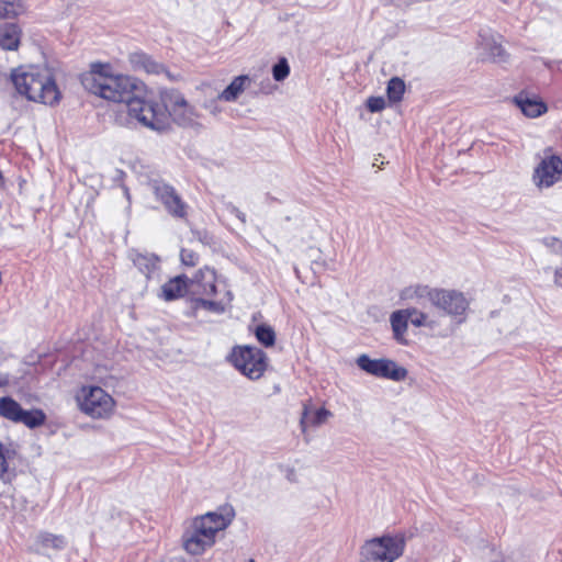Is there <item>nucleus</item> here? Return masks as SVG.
<instances>
[{
    "mask_svg": "<svg viewBox=\"0 0 562 562\" xmlns=\"http://www.w3.org/2000/svg\"><path fill=\"white\" fill-rule=\"evenodd\" d=\"M536 159L532 182L537 188L548 189L562 181V156L554 147H544Z\"/></svg>",
    "mask_w": 562,
    "mask_h": 562,
    "instance_id": "8",
    "label": "nucleus"
},
{
    "mask_svg": "<svg viewBox=\"0 0 562 562\" xmlns=\"http://www.w3.org/2000/svg\"><path fill=\"white\" fill-rule=\"evenodd\" d=\"M390 322L394 339L401 345H407L408 341L405 338V335L408 328L409 311L404 308L393 312L391 314Z\"/></svg>",
    "mask_w": 562,
    "mask_h": 562,
    "instance_id": "16",
    "label": "nucleus"
},
{
    "mask_svg": "<svg viewBox=\"0 0 562 562\" xmlns=\"http://www.w3.org/2000/svg\"><path fill=\"white\" fill-rule=\"evenodd\" d=\"M153 192L156 200L162 204L170 216L188 221L190 206L172 186L156 182L153 187Z\"/></svg>",
    "mask_w": 562,
    "mask_h": 562,
    "instance_id": "10",
    "label": "nucleus"
},
{
    "mask_svg": "<svg viewBox=\"0 0 562 562\" xmlns=\"http://www.w3.org/2000/svg\"><path fill=\"white\" fill-rule=\"evenodd\" d=\"M46 423V414L41 408L23 409L19 424H23L30 429L43 426Z\"/></svg>",
    "mask_w": 562,
    "mask_h": 562,
    "instance_id": "20",
    "label": "nucleus"
},
{
    "mask_svg": "<svg viewBox=\"0 0 562 562\" xmlns=\"http://www.w3.org/2000/svg\"><path fill=\"white\" fill-rule=\"evenodd\" d=\"M22 406L11 396L0 397V416L12 423L19 424L22 414Z\"/></svg>",
    "mask_w": 562,
    "mask_h": 562,
    "instance_id": "18",
    "label": "nucleus"
},
{
    "mask_svg": "<svg viewBox=\"0 0 562 562\" xmlns=\"http://www.w3.org/2000/svg\"><path fill=\"white\" fill-rule=\"evenodd\" d=\"M234 518L235 510L231 505L195 516L182 533L183 550L190 555H202L216 543L218 532L225 530Z\"/></svg>",
    "mask_w": 562,
    "mask_h": 562,
    "instance_id": "3",
    "label": "nucleus"
},
{
    "mask_svg": "<svg viewBox=\"0 0 562 562\" xmlns=\"http://www.w3.org/2000/svg\"><path fill=\"white\" fill-rule=\"evenodd\" d=\"M81 83L89 92L113 102H126L130 117L144 127L162 132L170 127L171 117L186 119L193 108L175 88L159 90V101L149 99L151 90L139 78L114 74L111 64L93 63L81 75Z\"/></svg>",
    "mask_w": 562,
    "mask_h": 562,
    "instance_id": "1",
    "label": "nucleus"
},
{
    "mask_svg": "<svg viewBox=\"0 0 562 562\" xmlns=\"http://www.w3.org/2000/svg\"><path fill=\"white\" fill-rule=\"evenodd\" d=\"M513 101L528 117H538L548 111L546 102L539 95L528 91H520Z\"/></svg>",
    "mask_w": 562,
    "mask_h": 562,
    "instance_id": "12",
    "label": "nucleus"
},
{
    "mask_svg": "<svg viewBox=\"0 0 562 562\" xmlns=\"http://www.w3.org/2000/svg\"><path fill=\"white\" fill-rule=\"evenodd\" d=\"M227 361L240 374L252 381L261 379L269 366L267 353L250 345L234 346L227 356Z\"/></svg>",
    "mask_w": 562,
    "mask_h": 562,
    "instance_id": "7",
    "label": "nucleus"
},
{
    "mask_svg": "<svg viewBox=\"0 0 562 562\" xmlns=\"http://www.w3.org/2000/svg\"><path fill=\"white\" fill-rule=\"evenodd\" d=\"M249 562H256L254 559H250Z\"/></svg>",
    "mask_w": 562,
    "mask_h": 562,
    "instance_id": "36",
    "label": "nucleus"
},
{
    "mask_svg": "<svg viewBox=\"0 0 562 562\" xmlns=\"http://www.w3.org/2000/svg\"><path fill=\"white\" fill-rule=\"evenodd\" d=\"M188 292H190V279L186 274H179L161 285L159 297L170 302L183 297Z\"/></svg>",
    "mask_w": 562,
    "mask_h": 562,
    "instance_id": "14",
    "label": "nucleus"
},
{
    "mask_svg": "<svg viewBox=\"0 0 562 562\" xmlns=\"http://www.w3.org/2000/svg\"><path fill=\"white\" fill-rule=\"evenodd\" d=\"M190 293L195 310L214 314L224 313L233 299L229 291L217 289V273L209 266L200 268L190 279Z\"/></svg>",
    "mask_w": 562,
    "mask_h": 562,
    "instance_id": "4",
    "label": "nucleus"
},
{
    "mask_svg": "<svg viewBox=\"0 0 562 562\" xmlns=\"http://www.w3.org/2000/svg\"><path fill=\"white\" fill-rule=\"evenodd\" d=\"M22 30L14 22H0V48L18 50L21 45Z\"/></svg>",
    "mask_w": 562,
    "mask_h": 562,
    "instance_id": "15",
    "label": "nucleus"
},
{
    "mask_svg": "<svg viewBox=\"0 0 562 562\" xmlns=\"http://www.w3.org/2000/svg\"><path fill=\"white\" fill-rule=\"evenodd\" d=\"M21 11L20 0H0V22L7 19H15Z\"/></svg>",
    "mask_w": 562,
    "mask_h": 562,
    "instance_id": "26",
    "label": "nucleus"
},
{
    "mask_svg": "<svg viewBox=\"0 0 562 562\" xmlns=\"http://www.w3.org/2000/svg\"><path fill=\"white\" fill-rule=\"evenodd\" d=\"M3 182V175L2 172L0 171V184Z\"/></svg>",
    "mask_w": 562,
    "mask_h": 562,
    "instance_id": "34",
    "label": "nucleus"
},
{
    "mask_svg": "<svg viewBox=\"0 0 562 562\" xmlns=\"http://www.w3.org/2000/svg\"><path fill=\"white\" fill-rule=\"evenodd\" d=\"M437 291L438 289H431L428 285L417 284L405 289L403 296L405 299H428L432 304L434 293Z\"/></svg>",
    "mask_w": 562,
    "mask_h": 562,
    "instance_id": "24",
    "label": "nucleus"
},
{
    "mask_svg": "<svg viewBox=\"0 0 562 562\" xmlns=\"http://www.w3.org/2000/svg\"><path fill=\"white\" fill-rule=\"evenodd\" d=\"M385 100L383 97H370L367 100V108L370 112H380L385 109Z\"/></svg>",
    "mask_w": 562,
    "mask_h": 562,
    "instance_id": "30",
    "label": "nucleus"
},
{
    "mask_svg": "<svg viewBox=\"0 0 562 562\" xmlns=\"http://www.w3.org/2000/svg\"><path fill=\"white\" fill-rule=\"evenodd\" d=\"M330 415H331V413L328 409L321 407L313 413V416H312L310 423L313 426H318V425L325 423Z\"/></svg>",
    "mask_w": 562,
    "mask_h": 562,
    "instance_id": "31",
    "label": "nucleus"
},
{
    "mask_svg": "<svg viewBox=\"0 0 562 562\" xmlns=\"http://www.w3.org/2000/svg\"><path fill=\"white\" fill-rule=\"evenodd\" d=\"M133 265L146 276H150L158 269L159 259L155 255L149 254H135L132 258Z\"/></svg>",
    "mask_w": 562,
    "mask_h": 562,
    "instance_id": "19",
    "label": "nucleus"
},
{
    "mask_svg": "<svg viewBox=\"0 0 562 562\" xmlns=\"http://www.w3.org/2000/svg\"><path fill=\"white\" fill-rule=\"evenodd\" d=\"M307 417H308V406H307V405H305V406H304V411H303V416H302V420H301V423H302V424H304V423H305V420L307 419Z\"/></svg>",
    "mask_w": 562,
    "mask_h": 562,
    "instance_id": "33",
    "label": "nucleus"
},
{
    "mask_svg": "<svg viewBox=\"0 0 562 562\" xmlns=\"http://www.w3.org/2000/svg\"><path fill=\"white\" fill-rule=\"evenodd\" d=\"M180 260L183 266L195 267L200 261V256L193 249L181 248Z\"/></svg>",
    "mask_w": 562,
    "mask_h": 562,
    "instance_id": "29",
    "label": "nucleus"
},
{
    "mask_svg": "<svg viewBox=\"0 0 562 562\" xmlns=\"http://www.w3.org/2000/svg\"><path fill=\"white\" fill-rule=\"evenodd\" d=\"M357 364L361 370L376 378L398 382L407 376V370L390 359H371L368 355H361L357 358Z\"/></svg>",
    "mask_w": 562,
    "mask_h": 562,
    "instance_id": "9",
    "label": "nucleus"
},
{
    "mask_svg": "<svg viewBox=\"0 0 562 562\" xmlns=\"http://www.w3.org/2000/svg\"><path fill=\"white\" fill-rule=\"evenodd\" d=\"M250 79L246 75H240L234 78V80L220 93L218 99L233 102L235 101L245 90Z\"/></svg>",
    "mask_w": 562,
    "mask_h": 562,
    "instance_id": "17",
    "label": "nucleus"
},
{
    "mask_svg": "<svg viewBox=\"0 0 562 562\" xmlns=\"http://www.w3.org/2000/svg\"><path fill=\"white\" fill-rule=\"evenodd\" d=\"M405 93V82L398 77L389 80L386 87V95L391 103H398L403 100Z\"/></svg>",
    "mask_w": 562,
    "mask_h": 562,
    "instance_id": "22",
    "label": "nucleus"
},
{
    "mask_svg": "<svg viewBox=\"0 0 562 562\" xmlns=\"http://www.w3.org/2000/svg\"><path fill=\"white\" fill-rule=\"evenodd\" d=\"M128 63L134 71H144L147 75H161L169 76L168 69L164 64L155 60L150 55L145 52H134L128 55Z\"/></svg>",
    "mask_w": 562,
    "mask_h": 562,
    "instance_id": "13",
    "label": "nucleus"
},
{
    "mask_svg": "<svg viewBox=\"0 0 562 562\" xmlns=\"http://www.w3.org/2000/svg\"><path fill=\"white\" fill-rule=\"evenodd\" d=\"M254 334L258 342L263 347L269 348L274 346L277 336L272 326L260 324L256 326Z\"/></svg>",
    "mask_w": 562,
    "mask_h": 562,
    "instance_id": "23",
    "label": "nucleus"
},
{
    "mask_svg": "<svg viewBox=\"0 0 562 562\" xmlns=\"http://www.w3.org/2000/svg\"><path fill=\"white\" fill-rule=\"evenodd\" d=\"M16 454L14 449L7 448L2 441H0V479L7 481L9 473V461Z\"/></svg>",
    "mask_w": 562,
    "mask_h": 562,
    "instance_id": "27",
    "label": "nucleus"
},
{
    "mask_svg": "<svg viewBox=\"0 0 562 562\" xmlns=\"http://www.w3.org/2000/svg\"><path fill=\"white\" fill-rule=\"evenodd\" d=\"M74 398L78 409L94 420L110 419L116 411L114 397L99 385H80Z\"/></svg>",
    "mask_w": 562,
    "mask_h": 562,
    "instance_id": "5",
    "label": "nucleus"
},
{
    "mask_svg": "<svg viewBox=\"0 0 562 562\" xmlns=\"http://www.w3.org/2000/svg\"><path fill=\"white\" fill-rule=\"evenodd\" d=\"M9 384V378L7 375H0V387Z\"/></svg>",
    "mask_w": 562,
    "mask_h": 562,
    "instance_id": "32",
    "label": "nucleus"
},
{
    "mask_svg": "<svg viewBox=\"0 0 562 562\" xmlns=\"http://www.w3.org/2000/svg\"><path fill=\"white\" fill-rule=\"evenodd\" d=\"M434 306L452 317L463 316L469 307V301L457 290L438 289L434 293Z\"/></svg>",
    "mask_w": 562,
    "mask_h": 562,
    "instance_id": "11",
    "label": "nucleus"
},
{
    "mask_svg": "<svg viewBox=\"0 0 562 562\" xmlns=\"http://www.w3.org/2000/svg\"><path fill=\"white\" fill-rule=\"evenodd\" d=\"M409 311V322L415 327H427L435 329L440 325L439 318H430L428 314L420 312L414 307L406 308Z\"/></svg>",
    "mask_w": 562,
    "mask_h": 562,
    "instance_id": "21",
    "label": "nucleus"
},
{
    "mask_svg": "<svg viewBox=\"0 0 562 562\" xmlns=\"http://www.w3.org/2000/svg\"><path fill=\"white\" fill-rule=\"evenodd\" d=\"M503 2L507 3L509 0H502Z\"/></svg>",
    "mask_w": 562,
    "mask_h": 562,
    "instance_id": "35",
    "label": "nucleus"
},
{
    "mask_svg": "<svg viewBox=\"0 0 562 562\" xmlns=\"http://www.w3.org/2000/svg\"><path fill=\"white\" fill-rule=\"evenodd\" d=\"M403 533L383 535L366 540L360 547V562H395L405 551Z\"/></svg>",
    "mask_w": 562,
    "mask_h": 562,
    "instance_id": "6",
    "label": "nucleus"
},
{
    "mask_svg": "<svg viewBox=\"0 0 562 562\" xmlns=\"http://www.w3.org/2000/svg\"><path fill=\"white\" fill-rule=\"evenodd\" d=\"M15 92L27 101L45 105L58 104L61 92L54 75L38 65H20L9 76Z\"/></svg>",
    "mask_w": 562,
    "mask_h": 562,
    "instance_id": "2",
    "label": "nucleus"
},
{
    "mask_svg": "<svg viewBox=\"0 0 562 562\" xmlns=\"http://www.w3.org/2000/svg\"><path fill=\"white\" fill-rule=\"evenodd\" d=\"M37 542L43 548H52L55 550H61L66 546V540L64 536L54 535L50 532H41L37 537Z\"/></svg>",
    "mask_w": 562,
    "mask_h": 562,
    "instance_id": "25",
    "label": "nucleus"
},
{
    "mask_svg": "<svg viewBox=\"0 0 562 562\" xmlns=\"http://www.w3.org/2000/svg\"><path fill=\"white\" fill-rule=\"evenodd\" d=\"M290 74L288 60L282 57L272 68V76L276 81H283Z\"/></svg>",
    "mask_w": 562,
    "mask_h": 562,
    "instance_id": "28",
    "label": "nucleus"
}]
</instances>
